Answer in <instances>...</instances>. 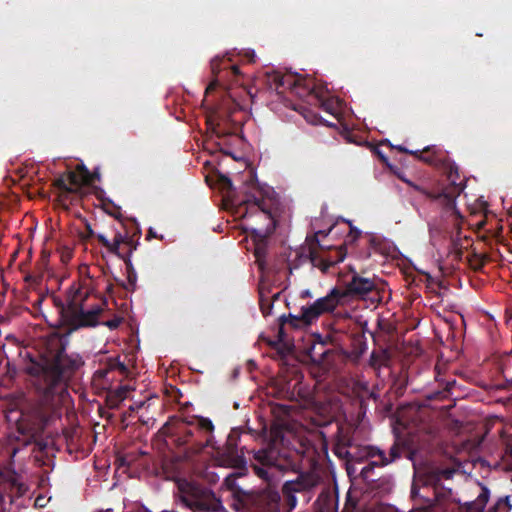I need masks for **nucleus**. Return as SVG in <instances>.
Listing matches in <instances>:
<instances>
[{"instance_id":"1","label":"nucleus","mask_w":512,"mask_h":512,"mask_svg":"<svg viewBox=\"0 0 512 512\" xmlns=\"http://www.w3.org/2000/svg\"><path fill=\"white\" fill-rule=\"evenodd\" d=\"M67 299V321L72 330L101 324V315L107 303L95 293L89 283H73L67 291Z\"/></svg>"},{"instance_id":"2","label":"nucleus","mask_w":512,"mask_h":512,"mask_svg":"<svg viewBox=\"0 0 512 512\" xmlns=\"http://www.w3.org/2000/svg\"><path fill=\"white\" fill-rule=\"evenodd\" d=\"M78 366L77 361H71L65 354L59 353L51 360H45L42 367V379L44 381L43 393L46 397L52 396L58 391H63L61 382L68 370Z\"/></svg>"},{"instance_id":"3","label":"nucleus","mask_w":512,"mask_h":512,"mask_svg":"<svg viewBox=\"0 0 512 512\" xmlns=\"http://www.w3.org/2000/svg\"><path fill=\"white\" fill-rule=\"evenodd\" d=\"M345 297H347L345 291L334 287L326 296L317 298L309 305L302 306L300 314L295 318L306 325H311L316 322L321 315L333 313Z\"/></svg>"},{"instance_id":"4","label":"nucleus","mask_w":512,"mask_h":512,"mask_svg":"<svg viewBox=\"0 0 512 512\" xmlns=\"http://www.w3.org/2000/svg\"><path fill=\"white\" fill-rule=\"evenodd\" d=\"M274 191L267 185L260 186L259 184L252 185V191L247 193L245 198L240 203L238 208L239 216L245 218L249 214L268 215L267 206L265 204L264 196L273 194Z\"/></svg>"},{"instance_id":"5","label":"nucleus","mask_w":512,"mask_h":512,"mask_svg":"<svg viewBox=\"0 0 512 512\" xmlns=\"http://www.w3.org/2000/svg\"><path fill=\"white\" fill-rule=\"evenodd\" d=\"M180 490V501L187 507L191 509H198L200 511L204 512H210V511H217L218 509L222 508V505L220 502H217L215 506L212 508L204 506L199 501V495H200V489L193 484L190 483H181L179 485Z\"/></svg>"},{"instance_id":"6","label":"nucleus","mask_w":512,"mask_h":512,"mask_svg":"<svg viewBox=\"0 0 512 512\" xmlns=\"http://www.w3.org/2000/svg\"><path fill=\"white\" fill-rule=\"evenodd\" d=\"M89 181L90 174L88 170L82 166H78L75 170L68 172L58 180L59 185L66 192L72 193H78Z\"/></svg>"},{"instance_id":"7","label":"nucleus","mask_w":512,"mask_h":512,"mask_svg":"<svg viewBox=\"0 0 512 512\" xmlns=\"http://www.w3.org/2000/svg\"><path fill=\"white\" fill-rule=\"evenodd\" d=\"M345 223L349 226L343 243L336 249L335 256H329L327 262L329 266L336 265L344 261L347 256V247L352 246L362 235L361 230L354 227L350 220H345Z\"/></svg>"},{"instance_id":"8","label":"nucleus","mask_w":512,"mask_h":512,"mask_svg":"<svg viewBox=\"0 0 512 512\" xmlns=\"http://www.w3.org/2000/svg\"><path fill=\"white\" fill-rule=\"evenodd\" d=\"M367 456L371 458V462L362 468L361 475L364 478L369 477V473L373 470L375 466H385L392 462L393 459L386 457L385 453L376 447H369L367 449Z\"/></svg>"},{"instance_id":"9","label":"nucleus","mask_w":512,"mask_h":512,"mask_svg":"<svg viewBox=\"0 0 512 512\" xmlns=\"http://www.w3.org/2000/svg\"><path fill=\"white\" fill-rule=\"evenodd\" d=\"M374 287V282L371 279L354 275L351 281L347 284V288L344 291L347 293V295L355 294L365 296L371 292Z\"/></svg>"},{"instance_id":"10","label":"nucleus","mask_w":512,"mask_h":512,"mask_svg":"<svg viewBox=\"0 0 512 512\" xmlns=\"http://www.w3.org/2000/svg\"><path fill=\"white\" fill-rule=\"evenodd\" d=\"M481 492L474 501L465 503L466 512H483L489 500L490 492L487 487L480 485Z\"/></svg>"},{"instance_id":"11","label":"nucleus","mask_w":512,"mask_h":512,"mask_svg":"<svg viewBox=\"0 0 512 512\" xmlns=\"http://www.w3.org/2000/svg\"><path fill=\"white\" fill-rule=\"evenodd\" d=\"M308 486L306 479L303 476H299L296 480L286 481L283 485V492L285 494H293L304 491Z\"/></svg>"},{"instance_id":"12","label":"nucleus","mask_w":512,"mask_h":512,"mask_svg":"<svg viewBox=\"0 0 512 512\" xmlns=\"http://www.w3.org/2000/svg\"><path fill=\"white\" fill-rule=\"evenodd\" d=\"M125 242V237L121 234H118L114 237L113 240H111L110 246L108 250L116 255L121 254V245Z\"/></svg>"},{"instance_id":"13","label":"nucleus","mask_w":512,"mask_h":512,"mask_svg":"<svg viewBox=\"0 0 512 512\" xmlns=\"http://www.w3.org/2000/svg\"><path fill=\"white\" fill-rule=\"evenodd\" d=\"M120 322L121 321L119 318H114L112 320L101 322V324L107 326L110 329H116L120 325Z\"/></svg>"},{"instance_id":"14","label":"nucleus","mask_w":512,"mask_h":512,"mask_svg":"<svg viewBox=\"0 0 512 512\" xmlns=\"http://www.w3.org/2000/svg\"><path fill=\"white\" fill-rule=\"evenodd\" d=\"M98 239L107 249L109 248L111 240H109L105 235L99 234Z\"/></svg>"},{"instance_id":"15","label":"nucleus","mask_w":512,"mask_h":512,"mask_svg":"<svg viewBox=\"0 0 512 512\" xmlns=\"http://www.w3.org/2000/svg\"><path fill=\"white\" fill-rule=\"evenodd\" d=\"M300 298L306 299V298H313V294L309 289H303L299 293Z\"/></svg>"},{"instance_id":"16","label":"nucleus","mask_w":512,"mask_h":512,"mask_svg":"<svg viewBox=\"0 0 512 512\" xmlns=\"http://www.w3.org/2000/svg\"><path fill=\"white\" fill-rule=\"evenodd\" d=\"M288 496V499H289V503L291 505L292 508H294L296 506V503H297V498L295 496V493L293 494H286Z\"/></svg>"},{"instance_id":"17","label":"nucleus","mask_w":512,"mask_h":512,"mask_svg":"<svg viewBox=\"0 0 512 512\" xmlns=\"http://www.w3.org/2000/svg\"><path fill=\"white\" fill-rule=\"evenodd\" d=\"M401 179L407 183L409 186H411L412 188L416 189V190H419V187L415 184H413L409 179H406L404 177H401Z\"/></svg>"},{"instance_id":"18","label":"nucleus","mask_w":512,"mask_h":512,"mask_svg":"<svg viewBox=\"0 0 512 512\" xmlns=\"http://www.w3.org/2000/svg\"><path fill=\"white\" fill-rule=\"evenodd\" d=\"M397 149L399 151H403V152H407V153H411V154H417L418 153V151H409V150H407L406 148H404L402 146H397Z\"/></svg>"},{"instance_id":"19","label":"nucleus","mask_w":512,"mask_h":512,"mask_svg":"<svg viewBox=\"0 0 512 512\" xmlns=\"http://www.w3.org/2000/svg\"><path fill=\"white\" fill-rule=\"evenodd\" d=\"M248 54L251 57V60L254 61V59H255V52H254V50L249 51Z\"/></svg>"},{"instance_id":"20","label":"nucleus","mask_w":512,"mask_h":512,"mask_svg":"<svg viewBox=\"0 0 512 512\" xmlns=\"http://www.w3.org/2000/svg\"><path fill=\"white\" fill-rule=\"evenodd\" d=\"M231 69H232V71H233V73H234V74H239V68H238V66H232V67H231Z\"/></svg>"},{"instance_id":"21","label":"nucleus","mask_w":512,"mask_h":512,"mask_svg":"<svg viewBox=\"0 0 512 512\" xmlns=\"http://www.w3.org/2000/svg\"><path fill=\"white\" fill-rule=\"evenodd\" d=\"M214 87H215V83L214 82L210 83L209 86L207 87V91L213 89Z\"/></svg>"},{"instance_id":"22","label":"nucleus","mask_w":512,"mask_h":512,"mask_svg":"<svg viewBox=\"0 0 512 512\" xmlns=\"http://www.w3.org/2000/svg\"><path fill=\"white\" fill-rule=\"evenodd\" d=\"M215 69H216V60H213L212 61V70H213V72H215Z\"/></svg>"},{"instance_id":"23","label":"nucleus","mask_w":512,"mask_h":512,"mask_svg":"<svg viewBox=\"0 0 512 512\" xmlns=\"http://www.w3.org/2000/svg\"><path fill=\"white\" fill-rule=\"evenodd\" d=\"M365 239L368 241V242H373V237L372 236H366Z\"/></svg>"},{"instance_id":"24","label":"nucleus","mask_w":512,"mask_h":512,"mask_svg":"<svg viewBox=\"0 0 512 512\" xmlns=\"http://www.w3.org/2000/svg\"><path fill=\"white\" fill-rule=\"evenodd\" d=\"M370 255H371V253H370V252H366V253L363 255V257H364V258H369V257H370Z\"/></svg>"},{"instance_id":"25","label":"nucleus","mask_w":512,"mask_h":512,"mask_svg":"<svg viewBox=\"0 0 512 512\" xmlns=\"http://www.w3.org/2000/svg\"><path fill=\"white\" fill-rule=\"evenodd\" d=\"M17 450L14 449L13 452H12V456H14L16 454Z\"/></svg>"}]
</instances>
